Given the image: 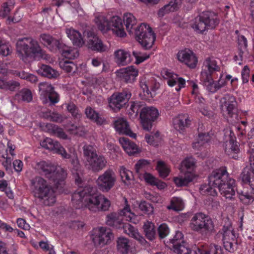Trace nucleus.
<instances>
[{
	"instance_id": "obj_3",
	"label": "nucleus",
	"mask_w": 254,
	"mask_h": 254,
	"mask_svg": "<svg viewBox=\"0 0 254 254\" xmlns=\"http://www.w3.org/2000/svg\"><path fill=\"white\" fill-rule=\"evenodd\" d=\"M16 48L18 57L25 63L36 58H46V52L42 49L36 40L30 37L19 38Z\"/></svg>"
},
{
	"instance_id": "obj_64",
	"label": "nucleus",
	"mask_w": 254,
	"mask_h": 254,
	"mask_svg": "<svg viewBox=\"0 0 254 254\" xmlns=\"http://www.w3.org/2000/svg\"><path fill=\"white\" fill-rule=\"evenodd\" d=\"M39 89L46 95L54 90V87L48 82H41L39 84Z\"/></svg>"
},
{
	"instance_id": "obj_46",
	"label": "nucleus",
	"mask_w": 254,
	"mask_h": 254,
	"mask_svg": "<svg viewBox=\"0 0 254 254\" xmlns=\"http://www.w3.org/2000/svg\"><path fill=\"white\" fill-rule=\"evenodd\" d=\"M216 188L217 187H215V185H211L210 184V181H208V185H202L199 188V190L202 195H210L215 196L217 195Z\"/></svg>"
},
{
	"instance_id": "obj_6",
	"label": "nucleus",
	"mask_w": 254,
	"mask_h": 254,
	"mask_svg": "<svg viewBox=\"0 0 254 254\" xmlns=\"http://www.w3.org/2000/svg\"><path fill=\"white\" fill-rule=\"evenodd\" d=\"M31 183L34 188L35 197L43 200L45 205L50 206L55 203V191L52 187L48 185L46 180L41 177H36Z\"/></svg>"
},
{
	"instance_id": "obj_13",
	"label": "nucleus",
	"mask_w": 254,
	"mask_h": 254,
	"mask_svg": "<svg viewBox=\"0 0 254 254\" xmlns=\"http://www.w3.org/2000/svg\"><path fill=\"white\" fill-rule=\"evenodd\" d=\"M158 110L153 107H146L140 113V118L144 129L149 130L158 116Z\"/></svg>"
},
{
	"instance_id": "obj_4",
	"label": "nucleus",
	"mask_w": 254,
	"mask_h": 254,
	"mask_svg": "<svg viewBox=\"0 0 254 254\" xmlns=\"http://www.w3.org/2000/svg\"><path fill=\"white\" fill-rule=\"evenodd\" d=\"M36 168L39 173L44 176L55 188L61 189L64 185L67 171L60 166H56L46 161L38 162Z\"/></svg>"
},
{
	"instance_id": "obj_40",
	"label": "nucleus",
	"mask_w": 254,
	"mask_h": 254,
	"mask_svg": "<svg viewBox=\"0 0 254 254\" xmlns=\"http://www.w3.org/2000/svg\"><path fill=\"white\" fill-rule=\"evenodd\" d=\"M85 114L88 119L95 122L97 124L102 125L105 121L99 114L94 111L91 107H87L85 110Z\"/></svg>"
},
{
	"instance_id": "obj_50",
	"label": "nucleus",
	"mask_w": 254,
	"mask_h": 254,
	"mask_svg": "<svg viewBox=\"0 0 254 254\" xmlns=\"http://www.w3.org/2000/svg\"><path fill=\"white\" fill-rule=\"evenodd\" d=\"M14 74L22 79L26 80L31 83H35L37 81V77L35 75L23 70L15 71Z\"/></svg>"
},
{
	"instance_id": "obj_53",
	"label": "nucleus",
	"mask_w": 254,
	"mask_h": 254,
	"mask_svg": "<svg viewBox=\"0 0 254 254\" xmlns=\"http://www.w3.org/2000/svg\"><path fill=\"white\" fill-rule=\"evenodd\" d=\"M20 86L18 82L11 80L6 81L3 80L1 89L14 91Z\"/></svg>"
},
{
	"instance_id": "obj_9",
	"label": "nucleus",
	"mask_w": 254,
	"mask_h": 254,
	"mask_svg": "<svg viewBox=\"0 0 254 254\" xmlns=\"http://www.w3.org/2000/svg\"><path fill=\"white\" fill-rule=\"evenodd\" d=\"M131 96L128 89L115 92L109 99V106L114 112H117L124 107Z\"/></svg>"
},
{
	"instance_id": "obj_37",
	"label": "nucleus",
	"mask_w": 254,
	"mask_h": 254,
	"mask_svg": "<svg viewBox=\"0 0 254 254\" xmlns=\"http://www.w3.org/2000/svg\"><path fill=\"white\" fill-rule=\"evenodd\" d=\"M59 52L63 57L69 60H74L79 56V52L77 49L68 47L64 44L62 46Z\"/></svg>"
},
{
	"instance_id": "obj_28",
	"label": "nucleus",
	"mask_w": 254,
	"mask_h": 254,
	"mask_svg": "<svg viewBox=\"0 0 254 254\" xmlns=\"http://www.w3.org/2000/svg\"><path fill=\"white\" fill-rule=\"evenodd\" d=\"M130 107L128 110V114L130 118H136L139 113L145 108L146 104L143 101H134L129 102Z\"/></svg>"
},
{
	"instance_id": "obj_26",
	"label": "nucleus",
	"mask_w": 254,
	"mask_h": 254,
	"mask_svg": "<svg viewBox=\"0 0 254 254\" xmlns=\"http://www.w3.org/2000/svg\"><path fill=\"white\" fill-rule=\"evenodd\" d=\"M114 126L116 130L119 133L126 134L132 138L136 137V134L131 131L126 120L123 118L118 119L115 122Z\"/></svg>"
},
{
	"instance_id": "obj_60",
	"label": "nucleus",
	"mask_w": 254,
	"mask_h": 254,
	"mask_svg": "<svg viewBox=\"0 0 254 254\" xmlns=\"http://www.w3.org/2000/svg\"><path fill=\"white\" fill-rule=\"evenodd\" d=\"M158 236L160 239L165 238L169 233V229L167 225L163 223L157 229Z\"/></svg>"
},
{
	"instance_id": "obj_16",
	"label": "nucleus",
	"mask_w": 254,
	"mask_h": 254,
	"mask_svg": "<svg viewBox=\"0 0 254 254\" xmlns=\"http://www.w3.org/2000/svg\"><path fill=\"white\" fill-rule=\"evenodd\" d=\"M87 32V44L89 48L92 51H95L100 53L105 52L108 51V48L104 45L102 40L99 38L95 33L91 31Z\"/></svg>"
},
{
	"instance_id": "obj_49",
	"label": "nucleus",
	"mask_w": 254,
	"mask_h": 254,
	"mask_svg": "<svg viewBox=\"0 0 254 254\" xmlns=\"http://www.w3.org/2000/svg\"><path fill=\"white\" fill-rule=\"evenodd\" d=\"M60 67L66 72H75L77 69V65L72 62L69 60H63L59 63Z\"/></svg>"
},
{
	"instance_id": "obj_56",
	"label": "nucleus",
	"mask_w": 254,
	"mask_h": 254,
	"mask_svg": "<svg viewBox=\"0 0 254 254\" xmlns=\"http://www.w3.org/2000/svg\"><path fill=\"white\" fill-rule=\"evenodd\" d=\"M67 111L71 113L72 116L76 119H79L81 117V114L77 106L73 103L70 102L66 105Z\"/></svg>"
},
{
	"instance_id": "obj_54",
	"label": "nucleus",
	"mask_w": 254,
	"mask_h": 254,
	"mask_svg": "<svg viewBox=\"0 0 254 254\" xmlns=\"http://www.w3.org/2000/svg\"><path fill=\"white\" fill-rule=\"evenodd\" d=\"M83 153L85 157L87 158L89 157H94L98 155L96 153V148L94 146L89 144H85L83 147Z\"/></svg>"
},
{
	"instance_id": "obj_35",
	"label": "nucleus",
	"mask_w": 254,
	"mask_h": 254,
	"mask_svg": "<svg viewBox=\"0 0 254 254\" xmlns=\"http://www.w3.org/2000/svg\"><path fill=\"white\" fill-rule=\"evenodd\" d=\"M225 152L230 158L238 159V154L240 152V149L237 142H233L232 141L226 142Z\"/></svg>"
},
{
	"instance_id": "obj_5",
	"label": "nucleus",
	"mask_w": 254,
	"mask_h": 254,
	"mask_svg": "<svg viewBox=\"0 0 254 254\" xmlns=\"http://www.w3.org/2000/svg\"><path fill=\"white\" fill-rule=\"evenodd\" d=\"M189 227L190 229L200 234L204 239H208L216 233L214 223L211 217L203 213L197 212L191 217Z\"/></svg>"
},
{
	"instance_id": "obj_19",
	"label": "nucleus",
	"mask_w": 254,
	"mask_h": 254,
	"mask_svg": "<svg viewBox=\"0 0 254 254\" xmlns=\"http://www.w3.org/2000/svg\"><path fill=\"white\" fill-rule=\"evenodd\" d=\"M117 75L126 83H132L138 75V69L133 66L121 68L117 71Z\"/></svg>"
},
{
	"instance_id": "obj_47",
	"label": "nucleus",
	"mask_w": 254,
	"mask_h": 254,
	"mask_svg": "<svg viewBox=\"0 0 254 254\" xmlns=\"http://www.w3.org/2000/svg\"><path fill=\"white\" fill-rule=\"evenodd\" d=\"M15 3L14 0H8L2 4V9L0 10V16L2 18L9 16L10 11L13 9Z\"/></svg>"
},
{
	"instance_id": "obj_33",
	"label": "nucleus",
	"mask_w": 254,
	"mask_h": 254,
	"mask_svg": "<svg viewBox=\"0 0 254 254\" xmlns=\"http://www.w3.org/2000/svg\"><path fill=\"white\" fill-rule=\"evenodd\" d=\"M33 99L31 91L27 88H23L17 93L14 96V100L18 103L23 102L29 103Z\"/></svg>"
},
{
	"instance_id": "obj_63",
	"label": "nucleus",
	"mask_w": 254,
	"mask_h": 254,
	"mask_svg": "<svg viewBox=\"0 0 254 254\" xmlns=\"http://www.w3.org/2000/svg\"><path fill=\"white\" fill-rule=\"evenodd\" d=\"M170 242L173 244V247L185 242L183 233L180 231H177L173 238L170 239Z\"/></svg>"
},
{
	"instance_id": "obj_1",
	"label": "nucleus",
	"mask_w": 254,
	"mask_h": 254,
	"mask_svg": "<svg viewBox=\"0 0 254 254\" xmlns=\"http://www.w3.org/2000/svg\"><path fill=\"white\" fill-rule=\"evenodd\" d=\"M71 201L76 209L86 207L94 212L106 211L111 205L108 198L97 193L96 188L90 186L76 190L72 195Z\"/></svg>"
},
{
	"instance_id": "obj_43",
	"label": "nucleus",
	"mask_w": 254,
	"mask_h": 254,
	"mask_svg": "<svg viewBox=\"0 0 254 254\" xmlns=\"http://www.w3.org/2000/svg\"><path fill=\"white\" fill-rule=\"evenodd\" d=\"M129 240L124 237L119 238L117 240V249L122 254H127L130 249Z\"/></svg>"
},
{
	"instance_id": "obj_38",
	"label": "nucleus",
	"mask_w": 254,
	"mask_h": 254,
	"mask_svg": "<svg viewBox=\"0 0 254 254\" xmlns=\"http://www.w3.org/2000/svg\"><path fill=\"white\" fill-rule=\"evenodd\" d=\"M193 178V174L191 172L188 171L184 176L175 177L174 178V182L178 187L187 186L192 181Z\"/></svg>"
},
{
	"instance_id": "obj_42",
	"label": "nucleus",
	"mask_w": 254,
	"mask_h": 254,
	"mask_svg": "<svg viewBox=\"0 0 254 254\" xmlns=\"http://www.w3.org/2000/svg\"><path fill=\"white\" fill-rule=\"evenodd\" d=\"M38 72L42 76L49 78H56L59 75L57 71L53 69L51 66L45 64L41 65L38 70Z\"/></svg>"
},
{
	"instance_id": "obj_17",
	"label": "nucleus",
	"mask_w": 254,
	"mask_h": 254,
	"mask_svg": "<svg viewBox=\"0 0 254 254\" xmlns=\"http://www.w3.org/2000/svg\"><path fill=\"white\" fill-rule=\"evenodd\" d=\"M40 41L43 45L53 52H60L64 44L60 40L46 34H42L40 36Z\"/></svg>"
},
{
	"instance_id": "obj_24",
	"label": "nucleus",
	"mask_w": 254,
	"mask_h": 254,
	"mask_svg": "<svg viewBox=\"0 0 254 254\" xmlns=\"http://www.w3.org/2000/svg\"><path fill=\"white\" fill-rule=\"evenodd\" d=\"M112 237L113 233L110 229L101 227L99 229L98 235L93 238V241L95 244L103 246L107 244Z\"/></svg>"
},
{
	"instance_id": "obj_36",
	"label": "nucleus",
	"mask_w": 254,
	"mask_h": 254,
	"mask_svg": "<svg viewBox=\"0 0 254 254\" xmlns=\"http://www.w3.org/2000/svg\"><path fill=\"white\" fill-rule=\"evenodd\" d=\"M240 200L245 204H249L254 200V188L251 187L250 191L237 190Z\"/></svg>"
},
{
	"instance_id": "obj_55",
	"label": "nucleus",
	"mask_w": 254,
	"mask_h": 254,
	"mask_svg": "<svg viewBox=\"0 0 254 254\" xmlns=\"http://www.w3.org/2000/svg\"><path fill=\"white\" fill-rule=\"evenodd\" d=\"M109 20L102 17L98 19L97 24L98 29L103 33H106L110 30Z\"/></svg>"
},
{
	"instance_id": "obj_23",
	"label": "nucleus",
	"mask_w": 254,
	"mask_h": 254,
	"mask_svg": "<svg viewBox=\"0 0 254 254\" xmlns=\"http://www.w3.org/2000/svg\"><path fill=\"white\" fill-rule=\"evenodd\" d=\"M40 145L42 147L59 155L65 154V149L58 141H54L51 138L47 137L41 142Z\"/></svg>"
},
{
	"instance_id": "obj_45",
	"label": "nucleus",
	"mask_w": 254,
	"mask_h": 254,
	"mask_svg": "<svg viewBox=\"0 0 254 254\" xmlns=\"http://www.w3.org/2000/svg\"><path fill=\"white\" fill-rule=\"evenodd\" d=\"M150 164V162L147 160H139L135 165L134 168L136 173L140 176L144 175V173H147Z\"/></svg>"
},
{
	"instance_id": "obj_52",
	"label": "nucleus",
	"mask_w": 254,
	"mask_h": 254,
	"mask_svg": "<svg viewBox=\"0 0 254 254\" xmlns=\"http://www.w3.org/2000/svg\"><path fill=\"white\" fill-rule=\"evenodd\" d=\"M183 207V201L180 197H173L170 205L168 206L167 208L168 209H172L175 211H179Z\"/></svg>"
},
{
	"instance_id": "obj_15",
	"label": "nucleus",
	"mask_w": 254,
	"mask_h": 254,
	"mask_svg": "<svg viewBox=\"0 0 254 254\" xmlns=\"http://www.w3.org/2000/svg\"><path fill=\"white\" fill-rule=\"evenodd\" d=\"M107 165V161L103 155H97L94 157L87 158L86 166L93 173H99Z\"/></svg>"
},
{
	"instance_id": "obj_62",
	"label": "nucleus",
	"mask_w": 254,
	"mask_h": 254,
	"mask_svg": "<svg viewBox=\"0 0 254 254\" xmlns=\"http://www.w3.org/2000/svg\"><path fill=\"white\" fill-rule=\"evenodd\" d=\"M120 175L122 181L125 183H126V181L131 180V177H132V172L126 169L124 167H122L120 169Z\"/></svg>"
},
{
	"instance_id": "obj_61",
	"label": "nucleus",
	"mask_w": 254,
	"mask_h": 254,
	"mask_svg": "<svg viewBox=\"0 0 254 254\" xmlns=\"http://www.w3.org/2000/svg\"><path fill=\"white\" fill-rule=\"evenodd\" d=\"M122 228L124 229L125 233L132 238L138 232L137 229L129 223H124V226L122 227Z\"/></svg>"
},
{
	"instance_id": "obj_29",
	"label": "nucleus",
	"mask_w": 254,
	"mask_h": 254,
	"mask_svg": "<svg viewBox=\"0 0 254 254\" xmlns=\"http://www.w3.org/2000/svg\"><path fill=\"white\" fill-rule=\"evenodd\" d=\"M166 75L169 77L167 80V83L170 86L172 87L178 85L175 88L176 91H179L182 88L185 87L186 81L184 78L179 77L177 74H173L168 71L166 72Z\"/></svg>"
},
{
	"instance_id": "obj_48",
	"label": "nucleus",
	"mask_w": 254,
	"mask_h": 254,
	"mask_svg": "<svg viewBox=\"0 0 254 254\" xmlns=\"http://www.w3.org/2000/svg\"><path fill=\"white\" fill-rule=\"evenodd\" d=\"M173 248L174 252L178 254H193L192 251L190 249L189 244L186 242L180 243Z\"/></svg>"
},
{
	"instance_id": "obj_14",
	"label": "nucleus",
	"mask_w": 254,
	"mask_h": 254,
	"mask_svg": "<svg viewBox=\"0 0 254 254\" xmlns=\"http://www.w3.org/2000/svg\"><path fill=\"white\" fill-rule=\"evenodd\" d=\"M222 231L224 247L228 252L233 253L236 249L237 241L234 231L231 226H224Z\"/></svg>"
},
{
	"instance_id": "obj_31",
	"label": "nucleus",
	"mask_w": 254,
	"mask_h": 254,
	"mask_svg": "<svg viewBox=\"0 0 254 254\" xmlns=\"http://www.w3.org/2000/svg\"><path fill=\"white\" fill-rule=\"evenodd\" d=\"M242 181L249 184L250 187L254 188V166L245 167L241 174Z\"/></svg>"
},
{
	"instance_id": "obj_12",
	"label": "nucleus",
	"mask_w": 254,
	"mask_h": 254,
	"mask_svg": "<svg viewBox=\"0 0 254 254\" xmlns=\"http://www.w3.org/2000/svg\"><path fill=\"white\" fill-rule=\"evenodd\" d=\"M227 172L226 167H221L215 170L210 174L208 177V181L211 185H215L218 190L222 185L226 184L232 179Z\"/></svg>"
},
{
	"instance_id": "obj_21",
	"label": "nucleus",
	"mask_w": 254,
	"mask_h": 254,
	"mask_svg": "<svg viewBox=\"0 0 254 254\" xmlns=\"http://www.w3.org/2000/svg\"><path fill=\"white\" fill-rule=\"evenodd\" d=\"M191 122L188 114H182L174 118L173 123L174 128L180 133H184L191 125Z\"/></svg>"
},
{
	"instance_id": "obj_8",
	"label": "nucleus",
	"mask_w": 254,
	"mask_h": 254,
	"mask_svg": "<svg viewBox=\"0 0 254 254\" xmlns=\"http://www.w3.org/2000/svg\"><path fill=\"white\" fill-rule=\"evenodd\" d=\"M131 215L134 216L130 212L129 206L126 205L119 213L113 212L108 214L106 216V224L115 229H122L124 226L123 217H126L127 221H132Z\"/></svg>"
},
{
	"instance_id": "obj_10",
	"label": "nucleus",
	"mask_w": 254,
	"mask_h": 254,
	"mask_svg": "<svg viewBox=\"0 0 254 254\" xmlns=\"http://www.w3.org/2000/svg\"><path fill=\"white\" fill-rule=\"evenodd\" d=\"M116 181L115 172L112 169H108L98 177L96 183L100 190L107 192L114 187Z\"/></svg>"
},
{
	"instance_id": "obj_57",
	"label": "nucleus",
	"mask_w": 254,
	"mask_h": 254,
	"mask_svg": "<svg viewBox=\"0 0 254 254\" xmlns=\"http://www.w3.org/2000/svg\"><path fill=\"white\" fill-rule=\"evenodd\" d=\"M139 209L144 213L148 215L152 214L153 212V206L145 201H142L139 205Z\"/></svg>"
},
{
	"instance_id": "obj_20",
	"label": "nucleus",
	"mask_w": 254,
	"mask_h": 254,
	"mask_svg": "<svg viewBox=\"0 0 254 254\" xmlns=\"http://www.w3.org/2000/svg\"><path fill=\"white\" fill-rule=\"evenodd\" d=\"M109 22L110 30H112L113 33L117 36L124 37L126 36L122 20L120 17L118 16H113L109 20Z\"/></svg>"
},
{
	"instance_id": "obj_18",
	"label": "nucleus",
	"mask_w": 254,
	"mask_h": 254,
	"mask_svg": "<svg viewBox=\"0 0 254 254\" xmlns=\"http://www.w3.org/2000/svg\"><path fill=\"white\" fill-rule=\"evenodd\" d=\"M177 57L179 61L184 63L190 68H194L196 65L197 59L193 52L189 49L179 51Z\"/></svg>"
},
{
	"instance_id": "obj_58",
	"label": "nucleus",
	"mask_w": 254,
	"mask_h": 254,
	"mask_svg": "<svg viewBox=\"0 0 254 254\" xmlns=\"http://www.w3.org/2000/svg\"><path fill=\"white\" fill-rule=\"evenodd\" d=\"M132 54L136 59L135 63L136 64L141 63L150 57L149 54L142 53L137 51H133Z\"/></svg>"
},
{
	"instance_id": "obj_25",
	"label": "nucleus",
	"mask_w": 254,
	"mask_h": 254,
	"mask_svg": "<svg viewBox=\"0 0 254 254\" xmlns=\"http://www.w3.org/2000/svg\"><path fill=\"white\" fill-rule=\"evenodd\" d=\"M200 81L205 87L206 89L211 93H214L220 89L219 86H216L215 81L212 76L206 72H201L200 74Z\"/></svg>"
},
{
	"instance_id": "obj_7",
	"label": "nucleus",
	"mask_w": 254,
	"mask_h": 254,
	"mask_svg": "<svg viewBox=\"0 0 254 254\" xmlns=\"http://www.w3.org/2000/svg\"><path fill=\"white\" fill-rule=\"evenodd\" d=\"M219 23L218 15L212 11L200 13L192 21L191 27L197 33L202 34L207 29H214Z\"/></svg>"
},
{
	"instance_id": "obj_32",
	"label": "nucleus",
	"mask_w": 254,
	"mask_h": 254,
	"mask_svg": "<svg viewBox=\"0 0 254 254\" xmlns=\"http://www.w3.org/2000/svg\"><path fill=\"white\" fill-rule=\"evenodd\" d=\"M120 142L126 152L129 155H133L138 153L139 149L136 145L128 138L123 137L120 139Z\"/></svg>"
},
{
	"instance_id": "obj_34",
	"label": "nucleus",
	"mask_w": 254,
	"mask_h": 254,
	"mask_svg": "<svg viewBox=\"0 0 254 254\" xmlns=\"http://www.w3.org/2000/svg\"><path fill=\"white\" fill-rule=\"evenodd\" d=\"M143 233L146 238L149 241H153L156 236V231L154 224L150 221L144 223L142 227Z\"/></svg>"
},
{
	"instance_id": "obj_51",
	"label": "nucleus",
	"mask_w": 254,
	"mask_h": 254,
	"mask_svg": "<svg viewBox=\"0 0 254 254\" xmlns=\"http://www.w3.org/2000/svg\"><path fill=\"white\" fill-rule=\"evenodd\" d=\"M156 169L160 176L162 178L167 177L169 174L170 170L166 164L162 161L157 162Z\"/></svg>"
},
{
	"instance_id": "obj_44",
	"label": "nucleus",
	"mask_w": 254,
	"mask_h": 254,
	"mask_svg": "<svg viewBox=\"0 0 254 254\" xmlns=\"http://www.w3.org/2000/svg\"><path fill=\"white\" fill-rule=\"evenodd\" d=\"M210 140V136L208 132L199 133L196 140L192 143V147L199 149L201 146L207 143Z\"/></svg>"
},
{
	"instance_id": "obj_2",
	"label": "nucleus",
	"mask_w": 254,
	"mask_h": 254,
	"mask_svg": "<svg viewBox=\"0 0 254 254\" xmlns=\"http://www.w3.org/2000/svg\"><path fill=\"white\" fill-rule=\"evenodd\" d=\"M124 22L127 30L130 34L132 33L131 30L134 29L136 39L144 49L147 50L152 47L155 40V36L149 25L141 23L136 28H134L137 23V20L130 13L124 14Z\"/></svg>"
},
{
	"instance_id": "obj_41",
	"label": "nucleus",
	"mask_w": 254,
	"mask_h": 254,
	"mask_svg": "<svg viewBox=\"0 0 254 254\" xmlns=\"http://www.w3.org/2000/svg\"><path fill=\"white\" fill-rule=\"evenodd\" d=\"M61 156L64 159H70V162L72 165L73 169L75 171H78L80 169L81 165L77 154L75 151H73L72 154H68L65 150V154L63 153V155H61Z\"/></svg>"
},
{
	"instance_id": "obj_30",
	"label": "nucleus",
	"mask_w": 254,
	"mask_h": 254,
	"mask_svg": "<svg viewBox=\"0 0 254 254\" xmlns=\"http://www.w3.org/2000/svg\"><path fill=\"white\" fill-rule=\"evenodd\" d=\"M66 33L68 37L71 40L73 45L81 47L84 44V41L81 34L78 31L72 28L66 30Z\"/></svg>"
},
{
	"instance_id": "obj_22",
	"label": "nucleus",
	"mask_w": 254,
	"mask_h": 254,
	"mask_svg": "<svg viewBox=\"0 0 254 254\" xmlns=\"http://www.w3.org/2000/svg\"><path fill=\"white\" fill-rule=\"evenodd\" d=\"M236 181L234 179H230L226 184L222 185L219 189L220 193L226 199L234 200L235 199Z\"/></svg>"
},
{
	"instance_id": "obj_11",
	"label": "nucleus",
	"mask_w": 254,
	"mask_h": 254,
	"mask_svg": "<svg viewBox=\"0 0 254 254\" xmlns=\"http://www.w3.org/2000/svg\"><path fill=\"white\" fill-rule=\"evenodd\" d=\"M236 105V98L230 94L225 95L220 101V109L223 114L227 115L230 118L238 120Z\"/></svg>"
},
{
	"instance_id": "obj_59",
	"label": "nucleus",
	"mask_w": 254,
	"mask_h": 254,
	"mask_svg": "<svg viewBox=\"0 0 254 254\" xmlns=\"http://www.w3.org/2000/svg\"><path fill=\"white\" fill-rule=\"evenodd\" d=\"M52 128L51 131L52 132L57 136V137L62 138V139H66L67 135L65 133L64 131L62 128L59 127L58 126L53 125L51 126Z\"/></svg>"
},
{
	"instance_id": "obj_39",
	"label": "nucleus",
	"mask_w": 254,
	"mask_h": 254,
	"mask_svg": "<svg viewBox=\"0 0 254 254\" xmlns=\"http://www.w3.org/2000/svg\"><path fill=\"white\" fill-rule=\"evenodd\" d=\"M205 68L201 72H206L208 74H212L215 71L220 70V67L217 65L215 60L210 58L207 59L204 62Z\"/></svg>"
},
{
	"instance_id": "obj_27",
	"label": "nucleus",
	"mask_w": 254,
	"mask_h": 254,
	"mask_svg": "<svg viewBox=\"0 0 254 254\" xmlns=\"http://www.w3.org/2000/svg\"><path fill=\"white\" fill-rule=\"evenodd\" d=\"M115 62L119 65H126L131 62L130 54L122 49H119L114 52Z\"/></svg>"
}]
</instances>
